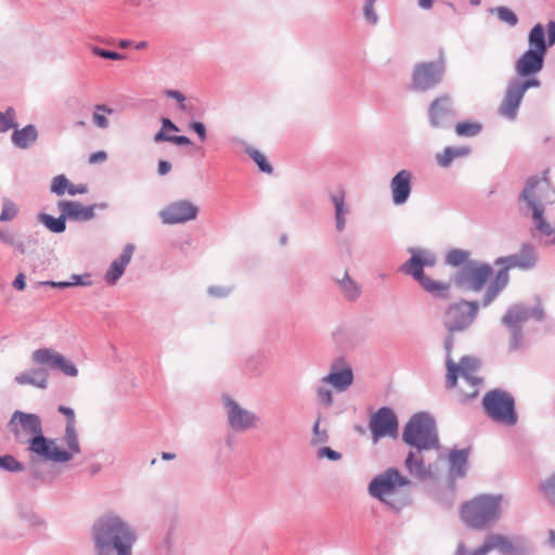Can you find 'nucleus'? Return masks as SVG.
<instances>
[{
	"instance_id": "nucleus-44",
	"label": "nucleus",
	"mask_w": 555,
	"mask_h": 555,
	"mask_svg": "<svg viewBox=\"0 0 555 555\" xmlns=\"http://www.w3.org/2000/svg\"><path fill=\"white\" fill-rule=\"evenodd\" d=\"M249 156L254 159V162L258 165L259 169L263 172L271 173L272 172V166L267 160L266 156L257 151L251 150L248 152Z\"/></svg>"
},
{
	"instance_id": "nucleus-48",
	"label": "nucleus",
	"mask_w": 555,
	"mask_h": 555,
	"mask_svg": "<svg viewBox=\"0 0 555 555\" xmlns=\"http://www.w3.org/2000/svg\"><path fill=\"white\" fill-rule=\"evenodd\" d=\"M59 411L66 417V420H67L66 426H69V425L75 426L76 425L75 413L70 408L61 405L59 408Z\"/></svg>"
},
{
	"instance_id": "nucleus-22",
	"label": "nucleus",
	"mask_w": 555,
	"mask_h": 555,
	"mask_svg": "<svg viewBox=\"0 0 555 555\" xmlns=\"http://www.w3.org/2000/svg\"><path fill=\"white\" fill-rule=\"evenodd\" d=\"M429 118L433 127H448L453 119V108L451 98L441 95L437 98L429 106Z\"/></svg>"
},
{
	"instance_id": "nucleus-38",
	"label": "nucleus",
	"mask_w": 555,
	"mask_h": 555,
	"mask_svg": "<svg viewBox=\"0 0 555 555\" xmlns=\"http://www.w3.org/2000/svg\"><path fill=\"white\" fill-rule=\"evenodd\" d=\"M107 114H112V109L106 107L105 105H96L93 112V122L99 128H107L108 119L106 118Z\"/></svg>"
},
{
	"instance_id": "nucleus-54",
	"label": "nucleus",
	"mask_w": 555,
	"mask_h": 555,
	"mask_svg": "<svg viewBox=\"0 0 555 555\" xmlns=\"http://www.w3.org/2000/svg\"><path fill=\"white\" fill-rule=\"evenodd\" d=\"M107 158V155L104 151H99V152H95V153H92L89 157V163L90 164H96V163H102L104 162L105 159Z\"/></svg>"
},
{
	"instance_id": "nucleus-13",
	"label": "nucleus",
	"mask_w": 555,
	"mask_h": 555,
	"mask_svg": "<svg viewBox=\"0 0 555 555\" xmlns=\"http://www.w3.org/2000/svg\"><path fill=\"white\" fill-rule=\"evenodd\" d=\"M479 310L476 301L462 300L446 310L443 324L449 332H459L467 328L475 320Z\"/></svg>"
},
{
	"instance_id": "nucleus-6",
	"label": "nucleus",
	"mask_w": 555,
	"mask_h": 555,
	"mask_svg": "<svg viewBox=\"0 0 555 555\" xmlns=\"http://www.w3.org/2000/svg\"><path fill=\"white\" fill-rule=\"evenodd\" d=\"M501 496L478 495L462 504L460 516L469 528L481 530L500 515Z\"/></svg>"
},
{
	"instance_id": "nucleus-20",
	"label": "nucleus",
	"mask_w": 555,
	"mask_h": 555,
	"mask_svg": "<svg viewBox=\"0 0 555 555\" xmlns=\"http://www.w3.org/2000/svg\"><path fill=\"white\" fill-rule=\"evenodd\" d=\"M198 208L189 201H177L169 204L160 212L159 217L166 224L184 223L197 217Z\"/></svg>"
},
{
	"instance_id": "nucleus-4",
	"label": "nucleus",
	"mask_w": 555,
	"mask_h": 555,
	"mask_svg": "<svg viewBox=\"0 0 555 555\" xmlns=\"http://www.w3.org/2000/svg\"><path fill=\"white\" fill-rule=\"evenodd\" d=\"M8 426L16 442L28 444L30 453L44 460L50 439L43 436L41 420L38 415L15 411Z\"/></svg>"
},
{
	"instance_id": "nucleus-37",
	"label": "nucleus",
	"mask_w": 555,
	"mask_h": 555,
	"mask_svg": "<svg viewBox=\"0 0 555 555\" xmlns=\"http://www.w3.org/2000/svg\"><path fill=\"white\" fill-rule=\"evenodd\" d=\"M333 202L335 204L336 227L339 231H341L345 225L344 216L346 214L344 195H334Z\"/></svg>"
},
{
	"instance_id": "nucleus-39",
	"label": "nucleus",
	"mask_w": 555,
	"mask_h": 555,
	"mask_svg": "<svg viewBox=\"0 0 555 555\" xmlns=\"http://www.w3.org/2000/svg\"><path fill=\"white\" fill-rule=\"evenodd\" d=\"M498 18L509 26H515L518 23L517 15L506 7H498L493 10Z\"/></svg>"
},
{
	"instance_id": "nucleus-41",
	"label": "nucleus",
	"mask_w": 555,
	"mask_h": 555,
	"mask_svg": "<svg viewBox=\"0 0 555 555\" xmlns=\"http://www.w3.org/2000/svg\"><path fill=\"white\" fill-rule=\"evenodd\" d=\"M15 112L13 108H8L5 113L0 112V132H7L8 130L15 128L16 122L14 121Z\"/></svg>"
},
{
	"instance_id": "nucleus-14",
	"label": "nucleus",
	"mask_w": 555,
	"mask_h": 555,
	"mask_svg": "<svg viewBox=\"0 0 555 555\" xmlns=\"http://www.w3.org/2000/svg\"><path fill=\"white\" fill-rule=\"evenodd\" d=\"M444 73V59L442 53L435 62L418 63L412 74V87L425 91L440 82Z\"/></svg>"
},
{
	"instance_id": "nucleus-49",
	"label": "nucleus",
	"mask_w": 555,
	"mask_h": 555,
	"mask_svg": "<svg viewBox=\"0 0 555 555\" xmlns=\"http://www.w3.org/2000/svg\"><path fill=\"white\" fill-rule=\"evenodd\" d=\"M189 127H190V129H192L193 131H195L197 133L198 138L202 141L206 140V127L203 122L194 121V122L190 124Z\"/></svg>"
},
{
	"instance_id": "nucleus-10",
	"label": "nucleus",
	"mask_w": 555,
	"mask_h": 555,
	"mask_svg": "<svg viewBox=\"0 0 555 555\" xmlns=\"http://www.w3.org/2000/svg\"><path fill=\"white\" fill-rule=\"evenodd\" d=\"M402 438L405 443L417 449L437 447L438 438L434 420L424 413L414 415L406 424Z\"/></svg>"
},
{
	"instance_id": "nucleus-26",
	"label": "nucleus",
	"mask_w": 555,
	"mask_h": 555,
	"mask_svg": "<svg viewBox=\"0 0 555 555\" xmlns=\"http://www.w3.org/2000/svg\"><path fill=\"white\" fill-rule=\"evenodd\" d=\"M88 188L86 184H73L64 175H59L53 178L51 183V192L61 196L65 193L69 195L87 193Z\"/></svg>"
},
{
	"instance_id": "nucleus-35",
	"label": "nucleus",
	"mask_w": 555,
	"mask_h": 555,
	"mask_svg": "<svg viewBox=\"0 0 555 555\" xmlns=\"http://www.w3.org/2000/svg\"><path fill=\"white\" fill-rule=\"evenodd\" d=\"M338 284L343 292V295L348 299H354L360 294L359 285L350 279V276L345 272L341 280H338Z\"/></svg>"
},
{
	"instance_id": "nucleus-40",
	"label": "nucleus",
	"mask_w": 555,
	"mask_h": 555,
	"mask_svg": "<svg viewBox=\"0 0 555 555\" xmlns=\"http://www.w3.org/2000/svg\"><path fill=\"white\" fill-rule=\"evenodd\" d=\"M18 214V208L15 203L12 201L4 198L3 199V207L0 215V221H11L13 220Z\"/></svg>"
},
{
	"instance_id": "nucleus-60",
	"label": "nucleus",
	"mask_w": 555,
	"mask_h": 555,
	"mask_svg": "<svg viewBox=\"0 0 555 555\" xmlns=\"http://www.w3.org/2000/svg\"><path fill=\"white\" fill-rule=\"evenodd\" d=\"M454 555H476V550L473 552H467L464 544L460 543Z\"/></svg>"
},
{
	"instance_id": "nucleus-24",
	"label": "nucleus",
	"mask_w": 555,
	"mask_h": 555,
	"mask_svg": "<svg viewBox=\"0 0 555 555\" xmlns=\"http://www.w3.org/2000/svg\"><path fill=\"white\" fill-rule=\"evenodd\" d=\"M411 172L408 170L399 171L391 180L392 201L400 205L406 202L411 193Z\"/></svg>"
},
{
	"instance_id": "nucleus-61",
	"label": "nucleus",
	"mask_w": 555,
	"mask_h": 555,
	"mask_svg": "<svg viewBox=\"0 0 555 555\" xmlns=\"http://www.w3.org/2000/svg\"><path fill=\"white\" fill-rule=\"evenodd\" d=\"M434 0H418V5L425 10L431 9Z\"/></svg>"
},
{
	"instance_id": "nucleus-58",
	"label": "nucleus",
	"mask_w": 555,
	"mask_h": 555,
	"mask_svg": "<svg viewBox=\"0 0 555 555\" xmlns=\"http://www.w3.org/2000/svg\"><path fill=\"white\" fill-rule=\"evenodd\" d=\"M170 169H171V165L169 162L160 160L158 163V173L159 175L164 176V175L168 173L170 171Z\"/></svg>"
},
{
	"instance_id": "nucleus-45",
	"label": "nucleus",
	"mask_w": 555,
	"mask_h": 555,
	"mask_svg": "<svg viewBox=\"0 0 555 555\" xmlns=\"http://www.w3.org/2000/svg\"><path fill=\"white\" fill-rule=\"evenodd\" d=\"M540 490L555 504V473L541 483Z\"/></svg>"
},
{
	"instance_id": "nucleus-42",
	"label": "nucleus",
	"mask_w": 555,
	"mask_h": 555,
	"mask_svg": "<svg viewBox=\"0 0 555 555\" xmlns=\"http://www.w3.org/2000/svg\"><path fill=\"white\" fill-rule=\"evenodd\" d=\"M155 142L168 141L177 145H189L191 140L185 135H167L163 131H159L154 137Z\"/></svg>"
},
{
	"instance_id": "nucleus-62",
	"label": "nucleus",
	"mask_w": 555,
	"mask_h": 555,
	"mask_svg": "<svg viewBox=\"0 0 555 555\" xmlns=\"http://www.w3.org/2000/svg\"><path fill=\"white\" fill-rule=\"evenodd\" d=\"M548 543L551 546L555 547V531L554 530L548 531Z\"/></svg>"
},
{
	"instance_id": "nucleus-21",
	"label": "nucleus",
	"mask_w": 555,
	"mask_h": 555,
	"mask_svg": "<svg viewBox=\"0 0 555 555\" xmlns=\"http://www.w3.org/2000/svg\"><path fill=\"white\" fill-rule=\"evenodd\" d=\"M370 428L375 441L385 436H396L398 430L397 417L390 409L382 408L372 416Z\"/></svg>"
},
{
	"instance_id": "nucleus-57",
	"label": "nucleus",
	"mask_w": 555,
	"mask_h": 555,
	"mask_svg": "<svg viewBox=\"0 0 555 555\" xmlns=\"http://www.w3.org/2000/svg\"><path fill=\"white\" fill-rule=\"evenodd\" d=\"M167 130L171 131H178V127L168 118L162 119V130L164 133H166Z\"/></svg>"
},
{
	"instance_id": "nucleus-47",
	"label": "nucleus",
	"mask_w": 555,
	"mask_h": 555,
	"mask_svg": "<svg viewBox=\"0 0 555 555\" xmlns=\"http://www.w3.org/2000/svg\"><path fill=\"white\" fill-rule=\"evenodd\" d=\"M318 456L319 457H327L332 461H337L340 459V453L332 450L331 448L328 447H324V448H321L319 451H318Z\"/></svg>"
},
{
	"instance_id": "nucleus-63",
	"label": "nucleus",
	"mask_w": 555,
	"mask_h": 555,
	"mask_svg": "<svg viewBox=\"0 0 555 555\" xmlns=\"http://www.w3.org/2000/svg\"><path fill=\"white\" fill-rule=\"evenodd\" d=\"M175 457H176L175 453H169V452H163L162 453V459L165 460V461L173 460Z\"/></svg>"
},
{
	"instance_id": "nucleus-51",
	"label": "nucleus",
	"mask_w": 555,
	"mask_h": 555,
	"mask_svg": "<svg viewBox=\"0 0 555 555\" xmlns=\"http://www.w3.org/2000/svg\"><path fill=\"white\" fill-rule=\"evenodd\" d=\"M313 431H314V442L315 443H323L327 440V435L326 433L323 430L321 431L320 430V423L319 421L314 424V428H313Z\"/></svg>"
},
{
	"instance_id": "nucleus-31",
	"label": "nucleus",
	"mask_w": 555,
	"mask_h": 555,
	"mask_svg": "<svg viewBox=\"0 0 555 555\" xmlns=\"http://www.w3.org/2000/svg\"><path fill=\"white\" fill-rule=\"evenodd\" d=\"M405 466L411 475L420 479H426L431 476L430 468L425 467L422 457H416L413 452L408 455Z\"/></svg>"
},
{
	"instance_id": "nucleus-53",
	"label": "nucleus",
	"mask_w": 555,
	"mask_h": 555,
	"mask_svg": "<svg viewBox=\"0 0 555 555\" xmlns=\"http://www.w3.org/2000/svg\"><path fill=\"white\" fill-rule=\"evenodd\" d=\"M13 287L17 291H24L26 287V278L24 273H18L13 282Z\"/></svg>"
},
{
	"instance_id": "nucleus-12",
	"label": "nucleus",
	"mask_w": 555,
	"mask_h": 555,
	"mask_svg": "<svg viewBox=\"0 0 555 555\" xmlns=\"http://www.w3.org/2000/svg\"><path fill=\"white\" fill-rule=\"evenodd\" d=\"M493 270L485 263H467L455 278V283L466 291L479 292L494 280Z\"/></svg>"
},
{
	"instance_id": "nucleus-28",
	"label": "nucleus",
	"mask_w": 555,
	"mask_h": 555,
	"mask_svg": "<svg viewBox=\"0 0 555 555\" xmlns=\"http://www.w3.org/2000/svg\"><path fill=\"white\" fill-rule=\"evenodd\" d=\"M38 139V131L34 125H27L23 129L15 130L12 134V142L20 149H27Z\"/></svg>"
},
{
	"instance_id": "nucleus-18",
	"label": "nucleus",
	"mask_w": 555,
	"mask_h": 555,
	"mask_svg": "<svg viewBox=\"0 0 555 555\" xmlns=\"http://www.w3.org/2000/svg\"><path fill=\"white\" fill-rule=\"evenodd\" d=\"M499 550L504 555H528V550L520 541H513L501 534H490L481 546L476 550V555H487L490 551Z\"/></svg>"
},
{
	"instance_id": "nucleus-46",
	"label": "nucleus",
	"mask_w": 555,
	"mask_h": 555,
	"mask_svg": "<svg viewBox=\"0 0 555 555\" xmlns=\"http://www.w3.org/2000/svg\"><path fill=\"white\" fill-rule=\"evenodd\" d=\"M468 254L464 250L453 249L447 255V262L451 266L463 264L467 260Z\"/></svg>"
},
{
	"instance_id": "nucleus-56",
	"label": "nucleus",
	"mask_w": 555,
	"mask_h": 555,
	"mask_svg": "<svg viewBox=\"0 0 555 555\" xmlns=\"http://www.w3.org/2000/svg\"><path fill=\"white\" fill-rule=\"evenodd\" d=\"M96 53L104 57V59H108V60H119L120 59V54L117 53V52H114V51H108V50H98Z\"/></svg>"
},
{
	"instance_id": "nucleus-16",
	"label": "nucleus",
	"mask_w": 555,
	"mask_h": 555,
	"mask_svg": "<svg viewBox=\"0 0 555 555\" xmlns=\"http://www.w3.org/2000/svg\"><path fill=\"white\" fill-rule=\"evenodd\" d=\"M64 440L67 444V450L62 449L56 440L50 439V444L44 455V460L53 463H66L70 461L74 455L80 452L78 436L75 426H66Z\"/></svg>"
},
{
	"instance_id": "nucleus-43",
	"label": "nucleus",
	"mask_w": 555,
	"mask_h": 555,
	"mask_svg": "<svg viewBox=\"0 0 555 555\" xmlns=\"http://www.w3.org/2000/svg\"><path fill=\"white\" fill-rule=\"evenodd\" d=\"M0 468L9 470V472H21L23 470V464L20 463L12 455H0Z\"/></svg>"
},
{
	"instance_id": "nucleus-17",
	"label": "nucleus",
	"mask_w": 555,
	"mask_h": 555,
	"mask_svg": "<svg viewBox=\"0 0 555 555\" xmlns=\"http://www.w3.org/2000/svg\"><path fill=\"white\" fill-rule=\"evenodd\" d=\"M33 362L37 365L57 369L67 376H76V366L60 352L50 348H40L33 352Z\"/></svg>"
},
{
	"instance_id": "nucleus-52",
	"label": "nucleus",
	"mask_w": 555,
	"mask_h": 555,
	"mask_svg": "<svg viewBox=\"0 0 555 555\" xmlns=\"http://www.w3.org/2000/svg\"><path fill=\"white\" fill-rule=\"evenodd\" d=\"M364 15L366 17L367 21L372 22V23H375L377 17L374 13V3L373 2H365V5H364Z\"/></svg>"
},
{
	"instance_id": "nucleus-2",
	"label": "nucleus",
	"mask_w": 555,
	"mask_h": 555,
	"mask_svg": "<svg viewBox=\"0 0 555 555\" xmlns=\"http://www.w3.org/2000/svg\"><path fill=\"white\" fill-rule=\"evenodd\" d=\"M446 350L448 352L446 366V384L450 389L455 390L460 401H466L478 396L482 379L478 376L479 362L475 358L463 357L459 362L451 358L452 337L446 340Z\"/></svg>"
},
{
	"instance_id": "nucleus-3",
	"label": "nucleus",
	"mask_w": 555,
	"mask_h": 555,
	"mask_svg": "<svg viewBox=\"0 0 555 555\" xmlns=\"http://www.w3.org/2000/svg\"><path fill=\"white\" fill-rule=\"evenodd\" d=\"M545 29L541 24L534 25L528 36L529 49L518 59L515 68L519 76L530 77L541 72L547 48L555 43V22L551 21Z\"/></svg>"
},
{
	"instance_id": "nucleus-5",
	"label": "nucleus",
	"mask_w": 555,
	"mask_h": 555,
	"mask_svg": "<svg viewBox=\"0 0 555 555\" xmlns=\"http://www.w3.org/2000/svg\"><path fill=\"white\" fill-rule=\"evenodd\" d=\"M411 481L396 468L377 475L369 486L370 494L392 508L400 509L410 502Z\"/></svg>"
},
{
	"instance_id": "nucleus-29",
	"label": "nucleus",
	"mask_w": 555,
	"mask_h": 555,
	"mask_svg": "<svg viewBox=\"0 0 555 555\" xmlns=\"http://www.w3.org/2000/svg\"><path fill=\"white\" fill-rule=\"evenodd\" d=\"M352 380L353 375L350 369L331 373L322 378L323 383L333 385L337 390L347 389L352 384Z\"/></svg>"
},
{
	"instance_id": "nucleus-34",
	"label": "nucleus",
	"mask_w": 555,
	"mask_h": 555,
	"mask_svg": "<svg viewBox=\"0 0 555 555\" xmlns=\"http://www.w3.org/2000/svg\"><path fill=\"white\" fill-rule=\"evenodd\" d=\"M65 215L61 212L59 218H53L47 214L39 215V220L52 232L62 233L66 229Z\"/></svg>"
},
{
	"instance_id": "nucleus-19",
	"label": "nucleus",
	"mask_w": 555,
	"mask_h": 555,
	"mask_svg": "<svg viewBox=\"0 0 555 555\" xmlns=\"http://www.w3.org/2000/svg\"><path fill=\"white\" fill-rule=\"evenodd\" d=\"M224 406L232 429L244 431L256 427L258 418L253 412L242 408L229 397H224Z\"/></svg>"
},
{
	"instance_id": "nucleus-50",
	"label": "nucleus",
	"mask_w": 555,
	"mask_h": 555,
	"mask_svg": "<svg viewBox=\"0 0 555 555\" xmlns=\"http://www.w3.org/2000/svg\"><path fill=\"white\" fill-rule=\"evenodd\" d=\"M318 399L322 404L330 405L332 403V393L328 389L319 388Z\"/></svg>"
},
{
	"instance_id": "nucleus-8",
	"label": "nucleus",
	"mask_w": 555,
	"mask_h": 555,
	"mask_svg": "<svg viewBox=\"0 0 555 555\" xmlns=\"http://www.w3.org/2000/svg\"><path fill=\"white\" fill-rule=\"evenodd\" d=\"M411 258L402 267L401 271L405 274H410L416 280L422 287L434 296L447 297L450 284L434 281L430 278L424 275V267H433L436 263V257L434 254L427 250H415L411 249Z\"/></svg>"
},
{
	"instance_id": "nucleus-9",
	"label": "nucleus",
	"mask_w": 555,
	"mask_h": 555,
	"mask_svg": "<svg viewBox=\"0 0 555 555\" xmlns=\"http://www.w3.org/2000/svg\"><path fill=\"white\" fill-rule=\"evenodd\" d=\"M486 414L494 422L514 426L517 423L515 399L507 391L494 389L487 392L482 399Z\"/></svg>"
},
{
	"instance_id": "nucleus-59",
	"label": "nucleus",
	"mask_w": 555,
	"mask_h": 555,
	"mask_svg": "<svg viewBox=\"0 0 555 555\" xmlns=\"http://www.w3.org/2000/svg\"><path fill=\"white\" fill-rule=\"evenodd\" d=\"M170 98L176 99L178 102L183 103L185 98L180 91L171 90L167 93Z\"/></svg>"
},
{
	"instance_id": "nucleus-36",
	"label": "nucleus",
	"mask_w": 555,
	"mask_h": 555,
	"mask_svg": "<svg viewBox=\"0 0 555 555\" xmlns=\"http://www.w3.org/2000/svg\"><path fill=\"white\" fill-rule=\"evenodd\" d=\"M481 131V125L474 121L459 122L455 132L460 137H475Z\"/></svg>"
},
{
	"instance_id": "nucleus-25",
	"label": "nucleus",
	"mask_w": 555,
	"mask_h": 555,
	"mask_svg": "<svg viewBox=\"0 0 555 555\" xmlns=\"http://www.w3.org/2000/svg\"><path fill=\"white\" fill-rule=\"evenodd\" d=\"M133 254V246L127 245L122 254L113 261L109 269L105 273V281L107 284H115L116 281L124 274L126 267L131 260Z\"/></svg>"
},
{
	"instance_id": "nucleus-55",
	"label": "nucleus",
	"mask_w": 555,
	"mask_h": 555,
	"mask_svg": "<svg viewBox=\"0 0 555 555\" xmlns=\"http://www.w3.org/2000/svg\"><path fill=\"white\" fill-rule=\"evenodd\" d=\"M74 279H75V282H46V284L51 285L53 287L65 288V287L72 286V285L79 284V276L75 275Z\"/></svg>"
},
{
	"instance_id": "nucleus-1",
	"label": "nucleus",
	"mask_w": 555,
	"mask_h": 555,
	"mask_svg": "<svg viewBox=\"0 0 555 555\" xmlns=\"http://www.w3.org/2000/svg\"><path fill=\"white\" fill-rule=\"evenodd\" d=\"M96 555H131L135 535L117 516L101 517L92 528Z\"/></svg>"
},
{
	"instance_id": "nucleus-27",
	"label": "nucleus",
	"mask_w": 555,
	"mask_h": 555,
	"mask_svg": "<svg viewBox=\"0 0 555 555\" xmlns=\"http://www.w3.org/2000/svg\"><path fill=\"white\" fill-rule=\"evenodd\" d=\"M20 385H33L38 388H47L48 373L44 370H31L29 372L21 373L15 377Z\"/></svg>"
},
{
	"instance_id": "nucleus-32",
	"label": "nucleus",
	"mask_w": 555,
	"mask_h": 555,
	"mask_svg": "<svg viewBox=\"0 0 555 555\" xmlns=\"http://www.w3.org/2000/svg\"><path fill=\"white\" fill-rule=\"evenodd\" d=\"M469 153L468 147H446L442 153L437 154L436 159L442 167H447L454 158L465 156Z\"/></svg>"
},
{
	"instance_id": "nucleus-7",
	"label": "nucleus",
	"mask_w": 555,
	"mask_h": 555,
	"mask_svg": "<svg viewBox=\"0 0 555 555\" xmlns=\"http://www.w3.org/2000/svg\"><path fill=\"white\" fill-rule=\"evenodd\" d=\"M537 262V257L532 247L525 245L518 254L501 257L495 263L503 268L495 274L493 282L488 285L483 305L488 306L507 285L508 270L513 268L531 269Z\"/></svg>"
},
{
	"instance_id": "nucleus-64",
	"label": "nucleus",
	"mask_w": 555,
	"mask_h": 555,
	"mask_svg": "<svg viewBox=\"0 0 555 555\" xmlns=\"http://www.w3.org/2000/svg\"><path fill=\"white\" fill-rule=\"evenodd\" d=\"M145 47H146V42H145V41H142V42H140V43L137 46V48H138V49H143V48H145Z\"/></svg>"
},
{
	"instance_id": "nucleus-30",
	"label": "nucleus",
	"mask_w": 555,
	"mask_h": 555,
	"mask_svg": "<svg viewBox=\"0 0 555 555\" xmlns=\"http://www.w3.org/2000/svg\"><path fill=\"white\" fill-rule=\"evenodd\" d=\"M467 459L468 453L464 450H455L450 453V474L452 477H463L465 475Z\"/></svg>"
},
{
	"instance_id": "nucleus-11",
	"label": "nucleus",
	"mask_w": 555,
	"mask_h": 555,
	"mask_svg": "<svg viewBox=\"0 0 555 555\" xmlns=\"http://www.w3.org/2000/svg\"><path fill=\"white\" fill-rule=\"evenodd\" d=\"M547 171H544L542 178L531 177L527 180L526 188L521 194L522 198L528 203V205L532 208V218L535 224V228L544 235H552L553 230L551 225L543 218L544 208L541 205H538V199L542 196V193L550 189V182L546 177Z\"/></svg>"
},
{
	"instance_id": "nucleus-33",
	"label": "nucleus",
	"mask_w": 555,
	"mask_h": 555,
	"mask_svg": "<svg viewBox=\"0 0 555 555\" xmlns=\"http://www.w3.org/2000/svg\"><path fill=\"white\" fill-rule=\"evenodd\" d=\"M528 318V312L521 307H513L503 318V323L517 330L518 326Z\"/></svg>"
},
{
	"instance_id": "nucleus-23",
	"label": "nucleus",
	"mask_w": 555,
	"mask_h": 555,
	"mask_svg": "<svg viewBox=\"0 0 555 555\" xmlns=\"http://www.w3.org/2000/svg\"><path fill=\"white\" fill-rule=\"evenodd\" d=\"M57 206L66 219L76 221L91 220L94 217V209L96 207V205L83 206L81 203L74 201H60Z\"/></svg>"
},
{
	"instance_id": "nucleus-15",
	"label": "nucleus",
	"mask_w": 555,
	"mask_h": 555,
	"mask_svg": "<svg viewBox=\"0 0 555 555\" xmlns=\"http://www.w3.org/2000/svg\"><path fill=\"white\" fill-rule=\"evenodd\" d=\"M540 86V80L537 78H530L525 81H513L506 89L505 96L499 107L500 115L514 119L517 109L521 103V100L529 88Z\"/></svg>"
}]
</instances>
